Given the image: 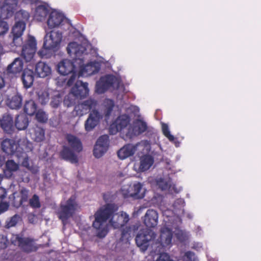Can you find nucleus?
Masks as SVG:
<instances>
[{
    "mask_svg": "<svg viewBox=\"0 0 261 261\" xmlns=\"http://www.w3.org/2000/svg\"><path fill=\"white\" fill-rule=\"evenodd\" d=\"M129 220L126 213H96L93 227L97 229L100 238L105 237L108 232V222L114 228L123 226Z\"/></svg>",
    "mask_w": 261,
    "mask_h": 261,
    "instance_id": "obj_1",
    "label": "nucleus"
},
{
    "mask_svg": "<svg viewBox=\"0 0 261 261\" xmlns=\"http://www.w3.org/2000/svg\"><path fill=\"white\" fill-rule=\"evenodd\" d=\"M164 221L165 226L161 230L160 243L164 248H170L172 245V231L174 229V234L177 239L180 241H184L187 237L185 232L178 229L176 226L180 222V220L174 215L172 216H166Z\"/></svg>",
    "mask_w": 261,
    "mask_h": 261,
    "instance_id": "obj_2",
    "label": "nucleus"
},
{
    "mask_svg": "<svg viewBox=\"0 0 261 261\" xmlns=\"http://www.w3.org/2000/svg\"><path fill=\"white\" fill-rule=\"evenodd\" d=\"M79 59H75L73 62L65 59L60 62L57 65L58 72L63 75L71 74L70 78L66 82L63 77H59L56 79V84L59 86H71L77 78Z\"/></svg>",
    "mask_w": 261,
    "mask_h": 261,
    "instance_id": "obj_3",
    "label": "nucleus"
},
{
    "mask_svg": "<svg viewBox=\"0 0 261 261\" xmlns=\"http://www.w3.org/2000/svg\"><path fill=\"white\" fill-rule=\"evenodd\" d=\"M66 139L69 146L64 147L61 153V156L72 163H76V153L82 150V144L78 138L72 135H67Z\"/></svg>",
    "mask_w": 261,
    "mask_h": 261,
    "instance_id": "obj_4",
    "label": "nucleus"
},
{
    "mask_svg": "<svg viewBox=\"0 0 261 261\" xmlns=\"http://www.w3.org/2000/svg\"><path fill=\"white\" fill-rule=\"evenodd\" d=\"M108 89L123 90V86L119 77L108 75L101 77L96 85V92L101 94Z\"/></svg>",
    "mask_w": 261,
    "mask_h": 261,
    "instance_id": "obj_5",
    "label": "nucleus"
},
{
    "mask_svg": "<svg viewBox=\"0 0 261 261\" xmlns=\"http://www.w3.org/2000/svg\"><path fill=\"white\" fill-rule=\"evenodd\" d=\"M2 149L8 154L16 153L19 156L21 150L29 152L32 149V143L28 140H23L19 144V146L13 140L6 139L2 144Z\"/></svg>",
    "mask_w": 261,
    "mask_h": 261,
    "instance_id": "obj_6",
    "label": "nucleus"
},
{
    "mask_svg": "<svg viewBox=\"0 0 261 261\" xmlns=\"http://www.w3.org/2000/svg\"><path fill=\"white\" fill-rule=\"evenodd\" d=\"M62 40L63 35L60 31H46L43 46L46 49L57 50L61 46Z\"/></svg>",
    "mask_w": 261,
    "mask_h": 261,
    "instance_id": "obj_7",
    "label": "nucleus"
},
{
    "mask_svg": "<svg viewBox=\"0 0 261 261\" xmlns=\"http://www.w3.org/2000/svg\"><path fill=\"white\" fill-rule=\"evenodd\" d=\"M47 24L50 29L63 27L68 29L70 27V24L64 14L56 10H54L49 13Z\"/></svg>",
    "mask_w": 261,
    "mask_h": 261,
    "instance_id": "obj_8",
    "label": "nucleus"
},
{
    "mask_svg": "<svg viewBox=\"0 0 261 261\" xmlns=\"http://www.w3.org/2000/svg\"><path fill=\"white\" fill-rule=\"evenodd\" d=\"M121 192L125 197L142 198L144 195V189L142 185L138 182L123 185L121 188Z\"/></svg>",
    "mask_w": 261,
    "mask_h": 261,
    "instance_id": "obj_9",
    "label": "nucleus"
},
{
    "mask_svg": "<svg viewBox=\"0 0 261 261\" xmlns=\"http://www.w3.org/2000/svg\"><path fill=\"white\" fill-rule=\"evenodd\" d=\"M100 64L97 62H91L85 65L83 59H79L77 77L80 76H87L94 74L100 69Z\"/></svg>",
    "mask_w": 261,
    "mask_h": 261,
    "instance_id": "obj_10",
    "label": "nucleus"
},
{
    "mask_svg": "<svg viewBox=\"0 0 261 261\" xmlns=\"http://www.w3.org/2000/svg\"><path fill=\"white\" fill-rule=\"evenodd\" d=\"M155 237L154 233L148 228L141 230L136 238L137 246L142 251H145L149 245V243Z\"/></svg>",
    "mask_w": 261,
    "mask_h": 261,
    "instance_id": "obj_11",
    "label": "nucleus"
},
{
    "mask_svg": "<svg viewBox=\"0 0 261 261\" xmlns=\"http://www.w3.org/2000/svg\"><path fill=\"white\" fill-rule=\"evenodd\" d=\"M39 0H5L2 9L3 17H10L12 16L17 10L18 2L25 4H32L36 3Z\"/></svg>",
    "mask_w": 261,
    "mask_h": 261,
    "instance_id": "obj_12",
    "label": "nucleus"
},
{
    "mask_svg": "<svg viewBox=\"0 0 261 261\" xmlns=\"http://www.w3.org/2000/svg\"><path fill=\"white\" fill-rule=\"evenodd\" d=\"M37 49V43L34 37L29 36L22 46L21 56L26 62H30L33 59Z\"/></svg>",
    "mask_w": 261,
    "mask_h": 261,
    "instance_id": "obj_13",
    "label": "nucleus"
},
{
    "mask_svg": "<svg viewBox=\"0 0 261 261\" xmlns=\"http://www.w3.org/2000/svg\"><path fill=\"white\" fill-rule=\"evenodd\" d=\"M153 158L149 154H144L140 157L139 162L134 164L133 169L137 172L148 170L153 165Z\"/></svg>",
    "mask_w": 261,
    "mask_h": 261,
    "instance_id": "obj_14",
    "label": "nucleus"
},
{
    "mask_svg": "<svg viewBox=\"0 0 261 261\" xmlns=\"http://www.w3.org/2000/svg\"><path fill=\"white\" fill-rule=\"evenodd\" d=\"M109 147V137L103 135L100 137L95 145L93 154L96 158L101 157L108 150Z\"/></svg>",
    "mask_w": 261,
    "mask_h": 261,
    "instance_id": "obj_15",
    "label": "nucleus"
},
{
    "mask_svg": "<svg viewBox=\"0 0 261 261\" xmlns=\"http://www.w3.org/2000/svg\"><path fill=\"white\" fill-rule=\"evenodd\" d=\"M155 182L156 186L162 191H168L172 194L178 193L180 190L175 188V185L172 184L170 178L167 176L158 178Z\"/></svg>",
    "mask_w": 261,
    "mask_h": 261,
    "instance_id": "obj_16",
    "label": "nucleus"
},
{
    "mask_svg": "<svg viewBox=\"0 0 261 261\" xmlns=\"http://www.w3.org/2000/svg\"><path fill=\"white\" fill-rule=\"evenodd\" d=\"M25 28V23L23 21H17L12 28L13 44L18 46L22 44L21 36Z\"/></svg>",
    "mask_w": 261,
    "mask_h": 261,
    "instance_id": "obj_17",
    "label": "nucleus"
},
{
    "mask_svg": "<svg viewBox=\"0 0 261 261\" xmlns=\"http://www.w3.org/2000/svg\"><path fill=\"white\" fill-rule=\"evenodd\" d=\"M129 122V118L126 115H122L119 117L110 127V132L114 135L118 132L123 131Z\"/></svg>",
    "mask_w": 261,
    "mask_h": 261,
    "instance_id": "obj_18",
    "label": "nucleus"
},
{
    "mask_svg": "<svg viewBox=\"0 0 261 261\" xmlns=\"http://www.w3.org/2000/svg\"><path fill=\"white\" fill-rule=\"evenodd\" d=\"M88 85L87 83L77 81L72 88L71 92L77 98H84L89 94Z\"/></svg>",
    "mask_w": 261,
    "mask_h": 261,
    "instance_id": "obj_19",
    "label": "nucleus"
},
{
    "mask_svg": "<svg viewBox=\"0 0 261 261\" xmlns=\"http://www.w3.org/2000/svg\"><path fill=\"white\" fill-rule=\"evenodd\" d=\"M102 115L96 110H93L85 123V128L87 132L92 130L98 124Z\"/></svg>",
    "mask_w": 261,
    "mask_h": 261,
    "instance_id": "obj_20",
    "label": "nucleus"
},
{
    "mask_svg": "<svg viewBox=\"0 0 261 261\" xmlns=\"http://www.w3.org/2000/svg\"><path fill=\"white\" fill-rule=\"evenodd\" d=\"M67 50L69 56L75 60L81 59L80 57L84 53L86 49L83 45L73 42L68 44Z\"/></svg>",
    "mask_w": 261,
    "mask_h": 261,
    "instance_id": "obj_21",
    "label": "nucleus"
},
{
    "mask_svg": "<svg viewBox=\"0 0 261 261\" xmlns=\"http://www.w3.org/2000/svg\"><path fill=\"white\" fill-rule=\"evenodd\" d=\"M147 126L145 122L142 119H138L134 122L133 127L129 128L126 136L132 137L133 136L139 135L147 129Z\"/></svg>",
    "mask_w": 261,
    "mask_h": 261,
    "instance_id": "obj_22",
    "label": "nucleus"
},
{
    "mask_svg": "<svg viewBox=\"0 0 261 261\" xmlns=\"http://www.w3.org/2000/svg\"><path fill=\"white\" fill-rule=\"evenodd\" d=\"M96 103L94 100L89 99L76 105L74 108V112L76 116H82L93 109Z\"/></svg>",
    "mask_w": 261,
    "mask_h": 261,
    "instance_id": "obj_23",
    "label": "nucleus"
},
{
    "mask_svg": "<svg viewBox=\"0 0 261 261\" xmlns=\"http://www.w3.org/2000/svg\"><path fill=\"white\" fill-rule=\"evenodd\" d=\"M23 63L20 58H16L7 67V73L12 76H17L22 70Z\"/></svg>",
    "mask_w": 261,
    "mask_h": 261,
    "instance_id": "obj_24",
    "label": "nucleus"
},
{
    "mask_svg": "<svg viewBox=\"0 0 261 261\" xmlns=\"http://www.w3.org/2000/svg\"><path fill=\"white\" fill-rule=\"evenodd\" d=\"M35 74L39 77L44 78L49 76L51 72L50 66L44 62H39L35 65Z\"/></svg>",
    "mask_w": 261,
    "mask_h": 261,
    "instance_id": "obj_25",
    "label": "nucleus"
},
{
    "mask_svg": "<svg viewBox=\"0 0 261 261\" xmlns=\"http://www.w3.org/2000/svg\"><path fill=\"white\" fill-rule=\"evenodd\" d=\"M136 151L135 145L127 144L121 148L117 152L118 158L121 160H124L134 154Z\"/></svg>",
    "mask_w": 261,
    "mask_h": 261,
    "instance_id": "obj_26",
    "label": "nucleus"
},
{
    "mask_svg": "<svg viewBox=\"0 0 261 261\" xmlns=\"http://www.w3.org/2000/svg\"><path fill=\"white\" fill-rule=\"evenodd\" d=\"M61 207L63 210V212H68L77 210L80 205L76 202V196L72 195L65 203L62 204Z\"/></svg>",
    "mask_w": 261,
    "mask_h": 261,
    "instance_id": "obj_27",
    "label": "nucleus"
},
{
    "mask_svg": "<svg viewBox=\"0 0 261 261\" xmlns=\"http://www.w3.org/2000/svg\"><path fill=\"white\" fill-rule=\"evenodd\" d=\"M48 13V8L44 5H40L36 8L34 18L37 21H42L45 20Z\"/></svg>",
    "mask_w": 261,
    "mask_h": 261,
    "instance_id": "obj_28",
    "label": "nucleus"
},
{
    "mask_svg": "<svg viewBox=\"0 0 261 261\" xmlns=\"http://www.w3.org/2000/svg\"><path fill=\"white\" fill-rule=\"evenodd\" d=\"M1 125L7 133H10L13 128L12 118L9 114H5L1 120Z\"/></svg>",
    "mask_w": 261,
    "mask_h": 261,
    "instance_id": "obj_29",
    "label": "nucleus"
},
{
    "mask_svg": "<svg viewBox=\"0 0 261 261\" xmlns=\"http://www.w3.org/2000/svg\"><path fill=\"white\" fill-rule=\"evenodd\" d=\"M22 79L24 86L26 88L30 87L32 85L34 81L33 71L28 68L25 69L23 72Z\"/></svg>",
    "mask_w": 261,
    "mask_h": 261,
    "instance_id": "obj_30",
    "label": "nucleus"
},
{
    "mask_svg": "<svg viewBox=\"0 0 261 261\" xmlns=\"http://www.w3.org/2000/svg\"><path fill=\"white\" fill-rule=\"evenodd\" d=\"M18 165L13 160H8L6 163V168L4 170L5 175L8 177H10L13 172L18 170Z\"/></svg>",
    "mask_w": 261,
    "mask_h": 261,
    "instance_id": "obj_31",
    "label": "nucleus"
},
{
    "mask_svg": "<svg viewBox=\"0 0 261 261\" xmlns=\"http://www.w3.org/2000/svg\"><path fill=\"white\" fill-rule=\"evenodd\" d=\"M29 120L25 115L22 114L17 116L15 119V126L19 130H24L28 126Z\"/></svg>",
    "mask_w": 261,
    "mask_h": 261,
    "instance_id": "obj_32",
    "label": "nucleus"
},
{
    "mask_svg": "<svg viewBox=\"0 0 261 261\" xmlns=\"http://www.w3.org/2000/svg\"><path fill=\"white\" fill-rule=\"evenodd\" d=\"M158 213H146L144 221L148 227H153L156 225Z\"/></svg>",
    "mask_w": 261,
    "mask_h": 261,
    "instance_id": "obj_33",
    "label": "nucleus"
},
{
    "mask_svg": "<svg viewBox=\"0 0 261 261\" xmlns=\"http://www.w3.org/2000/svg\"><path fill=\"white\" fill-rule=\"evenodd\" d=\"M20 247L23 251L28 252L35 251L37 249L34 242L28 238H23Z\"/></svg>",
    "mask_w": 261,
    "mask_h": 261,
    "instance_id": "obj_34",
    "label": "nucleus"
},
{
    "mask_svg": "<svg viewBox=\"0 0 261 261\" xmlns=\"http://www.w3.org/2000/svg\"><path fill=\"white\" fill-rule=\"evenodd\" d=\"M22 98L20 95L16 94L7 100L8 106L12 109H17L21 106Z\"/></svg>",
    "mask_w": 261,
    "mask_h": 261,
    "instance_id": "obj_35",
    "label": "nucleus"
},
{
    "mask_svg": "<svg viewBox=\"0 0 261 261\" xmlns=\"http://www.w3.org/2000/svg\"><path fill=\"white\" fill-rule=\"evenodd\" d=\"M32 138L36 142H41L44 139V131L39 127H36L31 133Z\"/></svg>",
    "mask_w": 261,
    "mask_h": 261,
    "instance_id": "obj_36",
    "label": "nucleus"
},
{
    "mask_svg": "<svg viewBox=\"0 0 261 261\" xmlns=\"http://www.w3.org/2000/svg\"><path fill=\"white\" fill-rule=\"evenodd\" d=\"M136 151H139L143 153H147L150 151V143L147 141H142L135 145Z\"/></svg>",
    "mask_w": 261,
    "mask_h": 261,
    "instance_id": "obj_37",
    "label": "nucleus"
},
{
    "mask_svg": "<svg viewBox=\"0 0 261 261\" xmlns=\"http://www.w3.org/2000/svg\"><path fill=\"white\" fill-rule=\"evenodd\" d=\"M24 110L28 115L32 116L34 115L36 111V105L34 101L29 100L26 102L24 105Z\"/></svg>",
    "mask_w": 261,
    "mask_h": 261,
    "instance_id": "obj_38",
    "label": "nucleus"
},
{
    "mask_svg": "<svg viewBox=\"0 0 261 261\" xmlns=\"http://www.w3.org/2000/svg\"><path fill=\"white\" fill-rule=\"evenodd\" d=\"M118 210V206L115 203H107L100 207L98 212H115Z\"/></svg>",
    "mask_w": 261,
    "mask_h": 261,
    "instance_id": "obj_39",
    "label": "nucleus"
},
{
    "mask_svg": "<svg viewBox=\"0 0 261 261\" xmlns=\"http://www.w3.org/2000/svg\"><path fill=\"white\" fill-rule=\"evenodd\" d=\"M38 99L41 104H45L48 101V93L46 90H40L38 91Z\"/></svg>",
    "mask_w": 261,
    "mask_h": 261,
    "instance_id": "obj_40",
    "label": "nucleus"
},
{
    "mask_svg": "<svg viewBox=\"0 0 261 261\" xmlns=\"http://www.w3.org/2000/svg\"><path fill=\"white\" fill-rule=\"evenodd\" d=\"M162 132L164 136L167 137L170 141H174L175 140L174 137L171 134L168 125L166 123H162Z\"/></svg>",
    "mask_w": 261,
    "mask_h": 261,
    "instance_id": "obj_41",
    "label": "nucleus"
},
{
    "mask_svg": "<svg viewBox=\"0 0 261 261\" xmlns=\"http://www.w3.org/2000/svg\"><path fill=\"white\" fill-rule=\"evenodd\" d=\"M77 98L73 95V94L70 91V93L67 95L64 100V105L69 107L73 105L75 101V99Z\"/></svg>",
    "mask_w": 261,
    "mask_h": 261,
    "instance_id": "obj_42",
    "label": "nucleus"
},
{
    "mask_svg": "<svg viewBox=\"0 0 261 261\" xmlns=\"http://www.w3.org/2000/svg\"><path fill=\"white\" fill-rule=\"evenodd\" d=\"M36 119L39 122L44 123L47 121L48 117L44 112L39 110L36 114Z\"/></svg>",
    "mask_w": 261,
    "mask_h": 261,
    "instance_id": "obj_43",
    "label": "nucleus"
},
{
    "mask_svg": "<svg viewBox=\"0 0 261 261\" xmlns=\"http://www.w3.org/2000/svg\"><path fill=\"white\" fill-rule=\"evenodd\" d=\"M20 220V217L17 214L15 215L10 219L8 220L6 223V226L8 228L15 226L16 223Z\"/></svg>",
    "mask_w": 261,
    "mask_h": 261,
    "instance_id": "obj_44",
    "label": "nucleus"
},
{
    "mask_svg": "<svg viewBox=\"0 0 261 261\" xmlns=\"http://www.w3.org/2000/svg\"><path fill=\"white\" fill-rule=\"evenodd\" d=\"M184 206V201L182 199H177L173 204V209L171 211H181Z\"/></svg>",
    "mask_w": 261,
    "mask_h": 261,
    "instance_id": "obj_45",
    "label": "nucleus"
},
{
    "mask_svg": "<svg viewBox=\"0 0 261 261\" xmlns=\"http://www.w3.org/2000/svg\"><path fill=\"white\" fill-rule=\"evenodd\" d=\"M30 205L34 208H38L40 207V203L39 201V197L34 195L32 198L30 199Z\"/></svg>",
    "mask_w": 261,
    "mask_h": 261,
    "instance_id": "obj_46",
    "label": "nucleus"
},
{
    "mask_svg": "<svg viewBox=\"0 0 261 261\" xmlns=\"http://www.w3.org/2000/svg\"><path fill=\"white\" fill-rule=\"evenodd\" d=\"M104 106L106 109L105 114L106 116H109L114 106V102L110 99H106L104 102Z\"/></svg>",
    "mask_w": 261,
    "mask_h": 261,
    "instance_id": "obj_47",
    "label": "nucleus"
},
{
    "mask_svg": "<svg viewBox=\"0 0 261 261\" xmlns=\"http://www.w3.org/2000/svg\"><path fill=\"white\" fill-rule=\"evenodd\" d=\"M24 152H26L24 150H23ZM22 165L23 166L27 168L28 169H29L31 171H32L33 172H35V171L33 169L31 166H30V164L29 163V159L27 158L26 154L25 153H22Z\"/></svg>",
    "mask_w": 261,
    "mask_h": 261,
    "instance_id": "obj_48",
    "label": "nucleus"
},
{
    "mask_svg": "<svg viewBox=\"0 0 261 261\" xmlns=\"http://www.w3.org/2000/svg\"><path fill=\"white\" fill-rule=\"evenodd\" d=\"M17 17L22 19L20 21H23L24 22L25 21L28 20L30 15L27 11L21 10L17 13Z\"/></svg>",
    "mask_w": 261,
    "mask_h": 261,
    "instance_id": "obj_49",
    "label": "nucleus"
},
{
    "mask_svg": "<svg viewBox=\"0 0 261 261\" xmlns=\"http://www.w3.org/2000/svg\"><path fill=\"white\" fill-rule=\"evenodd\" d=\"M9 29V25L6 21L0 20V36L5 34Z\"/></svg>",
    "mask_w": 261,
    "mask_h": 261,
    "instance_id": "obj_50",
    "label": "nucleus"
},
{
    "mask_svg": "<svg viewBox=\"0 0 261 261\" xmlns=\"http://www.w3.org/2000/svg\"><path fill=\"white\" fill-rule=\"evenodd\" d=\"M23 238H20L17 234H13L11 238V241L14 245H17L20 247V244L22 242Z\"/></svg>",
    "mask_w": 261,
    "mask_h": 261,
    "instance_id": "obj_51",
    "label": "nucleus"
},
{
    "mask_svg": "<svg viewBox=\"0 0 261 261\" xmlns=\"http://www.w3.org/2000/svg\"><path fill=\"white\" fill-rule=\"evenodd\" d=\"M163 201V197L160 195L154 196L149 202V205H160Z\"/></svg>",
    "mask_w": 261,
    "mask_h": 261,
    "instance_id": "obj_52",
    "label": "nucleus"
},
{
    "mask_svg": "<svg viewBox=\"0 0 261 261\" xmlns=\"http://www.w3.org/2000/svg\"><path fill=\"white\" fill-rule=\"evenodd\" d=\"M29 191L24 188L21 190L20 192V204H22L23 202L27 201L28 198Z\"/></svg>",
    "mask_w": 261,
    "mask_h": 261,
    "instance_id": "obj_53",
    "label": "nucleus"
},
{
    "mask_svg": "<svg viewBox=\"0 0 261 261\" xmlns=\"http://www.w3.org/2000/svg\"><path fill=\"white\" fill-rule=\"evenodd\" d=\"M8 240L7 238L3 235H0V249L6 248Z\"/></svg>",
    "mask_w": 261,
    "mask_h": 261,
    "instance_id": "obj_54",
    "label": "nucleus"
},
{
    "mask_svg": "<svg viewBox=\"0 0 261 261\" xmlns=\"http://www.w3.org/2000/svg\"><path fill=\"white\" fill-rule=\"evenodd\" d=\"M195 255L191 252H187L185 253L184 256V260L185 261H194Z\"/></svg>",
    "mask_w": 261,
    "mask_h": 261,
    "instance_id": "obj_55",
    "label": "nucleus"
},
{
    "mask_svg": "<svg viewBox=\"0 0 261 261\" xmlns=\"http://www.w3.org/2000/svg\"><path fill=\"white\" fill-rule=\"evenodd\" d=\"M170 257L167 253L161 254L156 258V261H169Z\"/></svg>",
    "mask_w": 261,
    "mask_h": 261,
    "instance_id": "obj_56",
    "label": "nucleus"
},
{
    "mask_svg": "<svg viewBox=\"0 0 261 261\" xmlns=\"http://www.w3.org/2000/svg\"><path fill=\"white\" fill-rule=\"evenodd\" d=\"M8 207L9 205L7 202H3L0 203V212L7 211Z\"/></svg>",
    "mask_w": 261,
    "mask_h": 261,
    "instance_id": "obj_57",
    "label": "nucleus"
},
{
    "mask_svg": "<svg viewBox=\"0 0 261 261\" xmlns=\"http://www.w3.org/2000/svg\"><path fill=\"white\" fill-rule=\"evenodd\" d=\"M61 102V99L60 97H57L56 98H55L51 102V105L53 107H57L59 105Z\"/></svg>",
    "mask_w": 261,
    "mask_h": 261,
    "instance_id": "obj_58",
    "label": "nucleus"
},
{
    "mask_svg": "<svg viewBox=\"0 0 261 261\" xmlns=\"http://www.w3.org/2000/svg\"><path fill=\"white\" fill-rule=\"evenodd\" d=\"M29 221L30 223H34L36 221V217L33 213H30L28 215Z\"/></svg>",
    "mask_w": 261,
    "mask_h": 261,
    "instance_id": "obj_59",
    "label": "nucleus"
},
{
    "mask_svg": "<svg viewBox=\"0 0 261 261\" xmlns=\"http://www.w3.org/2000/svg\"><path fill=\"white\" fill-rule=\"evenodd\" d=\"M130 231L131 230L129 228L127 229L126 232L125 230H123L122 233V237H125L126 236L127 238H128V237L130 236Z\"/></svg>",
    "mask_w": 261,
    "mask_h": 261,
    "instance_id": "obj_60",
    "label": "nucleus"
},
{
    "mask_svg": "<svg viewBox=\"0 0 261 261\" xmlns=\"http://www.w3.org/2000/svg\"><path fill=\"white\" fill-rule=\"evenodd\" d=\"M6 192L4 188H0V198H4L6 197Z\"/></svg>",
    "mask_w": 261,
    "mask_h": 261,
    "instance_id": "obj_61",
    "label": "nucleus"
},
{
    "mask_svg": "<svg viewBox=\"0 0 261 261\" xmlns=\"http://www.w3.org/2000/svg\"><path fill=\"white\" fill-rule=\"evenodd\" d=\"M5 85V82L4 79L0 76V89L3 88Z\"/></svg>",
    "mask_w": 261,
    "mask_h": 261,
    "instance_id": "obj_62",
    "label": "nucleus"
},
{
    "mask_svg": "<svg viewBox=\"0 0 261 261\" xmlns=\"http://www.w3.org/2000/svg\"><path fill=\"white\" fill-rule=\"evenodd\" d=\"M4 54V50L3 45L0 43V56Z\"/></svg>",
    "mask_w": 261,
    "mask_h": 261,
    "instance_id": "obj_63",
    "label": "nucleus"
},
{
    "mask_svg": "<svg viewBox=\"0 0 261 261\" xmlns=\"http://www.w3.org/2000/svg\"><path fill=\"white\" fill-rule=\"evenodd\" d=\"M202 246L200 243H197V246H194V248L196 249L197 250H199L200 248H201Z\"/></svg>",
    "mask_w": 261,
    "mask_h": 261,
    "instance_id": "obj_64",
    "label": "nucleus"
}]
</instances>
